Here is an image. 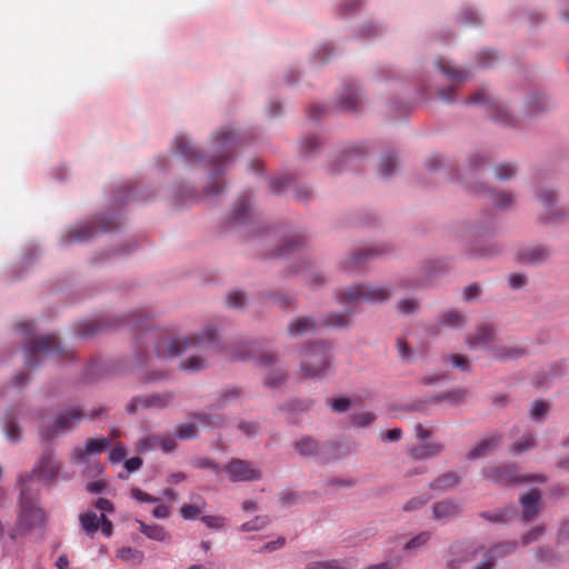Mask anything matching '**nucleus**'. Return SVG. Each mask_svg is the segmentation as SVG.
<instances>
[{
    "label": "nucleus",
    "mask_w": 569,
    "mask_h": 569,
    "mask_svg": "<svg viewBox=\"0 0 569 569\" xmlns=\"http://www.w3.org/2000/svg\"><path fill=\"white\" fill-rule=\"evenodd\" d=\"M213 154L210 159V163L213 168L212 184L207 188L206 193L214 197L222 191V187L219 186L217 178L223 172L224 167L229 163L231 156L236 147V134L229 129H222L217 132L213 139Z\"/></svg>",
    "instance_id": "1"
},
{
    "label": "nucleus",
    "mask_w": 569,
    "mask_h": 569,
    "mask_svg": "<svg viewBox=\"0 0 569 569\" xmlns=\"http://www.w3.org/2000/svg\"><path fill=\"white\" fill-rule=\"evenodd\" d=\"M330 346L320 342L309 346L302 353L300 370L307 378H319L330 368Z\"/></svg>",
    "instance_id": "2"
},
{
    "label": "nucleus",
    "mask_w": 569,
    "mask_h": 569,
    "mask_svg": "<svg viewBox=\"0 0 569 569\" xmlns=\"http://www.w3.org/2000/svg\"><path fill=\"white\" fill-rule=\"evenodd\" d=\"M217 333L213 328H207L202 335L183 339H161L156 345V353L160 358L176 357L190 346L207 347L216 342Z\"/></svg>",
    "instance_id": "3"
},
{
    "label": "nucleus",
    "mask_w": 569,
    "mask_h": 569,
    "mask_svg": "<svg viewBox=\"0 0 569 569\" xmlns=\"http://www.w3.org/2000/svg\"><path fill=\"white\" fill-rule=\"evenodd\" d=\"M87 415L79 407H69L58 412L52 422L42 425V436L47 440H52L61 433L70 431L74 425L84 419Z\"/></svg>",
    "instance_id": "4"
},
{
    "label": "nucleus",
    "mask_w": 569,
    "mask_h": 569,
    "mask_svg": "<svg viewBox=\"0 0 569 569\" xmlns=\"http://www.w3.org/2000/svg\"><path fill=\"white\" fill-rule=\"evenodd\" d=\"M391 292L386 287H376L369 284H357L345 289L339 293L338 299L341 302H381L389 299Z\"/></svg>",
    "instance_id": "5"
},
{
    "label": "nucleus",
    "mask_w": 569,
    "mask_h": 569,
    "mask_svg": "<svg viewBox=\"0 0 569 569\" xmlns=\"http://www.w3.org/2000/svg\"><path fill=\"white\" fill-rule=\"evenodd\" d=\"M21 499H20V515L19 526L24 529L41 526L46 520L44 511L38 508L34 499L26 487L24 481H21Z\"/></svg>",
    "instance_id": "6"
},
{
    "label": "nucleus",
    "mask_w": 569,
    "mask_h": 569,
    "mask_svg": "<svg viewBox=\"0 0 569 569\" xmlns=\"http://www.w3.org/2000/svg\"><path fill=\"white\" fill-rule=\"evenodd\" d=\"M536 198L540 206L539 216L541 220L556 222L566 217V211L557 206V194L552 189L548 187L540 188L536 193Z\"/></svg>",
    "instance_id": "7"
},
{
    "label": "nucleus",
    "mask_w": 569,
    "mask_h": 569,
    "mask_svg": "<svg viewBox=\"0 0 569 569\" xmlns=\"http://www.w3.org/2000/svg\"><path fill=\"white\" fill-rule=\"evenodd\" d=\"M226 472L231 482L257 481L261 479V471L248 460L238 458L231 459L221 468Z\"/></svg>",
    "instance_id": "8"
},
{
    "label": "nucleus",
    "mask_w": 569,
    "mask_h": 569,
    "mask_svg": "<svg viewBox=\"0 0 569 569\" xmlns=\"http://www.w3.org/2000/svg\"><path fill=\"white\" fill-rule=\"evenodd\" d=\"M61 351L59 339L56 335H47L40 337L39 339H32L24 347V353L27 357V366L29 368H33L36 363L32 361V358L39 353H49Z\"/></svg>",
    "instance_id": "9"
},
{
    "label": "nucleus",
    "mask_w": 569,
    "mask_h": 569,
    "mask_svg": "<svg viewBox=\"0 0 569 569\" xmlns=\"http://www.w3.org/2000/svg\"><path fill=\"white\" fill-rule=\"evenodd\" d=\"M110 446L108 438L93 439L90 438L86 441L83 447H74L70 452V459L76 465L88 462L90 456L100 455L106 448Z\"/></svg>",
    "instance_id": "10"
},
{
    "label": "nucleus",
    "mask_w": 569,
    "mask_h": 569,
    "mask_svg": "<svg viewBox=\"0 0 569 569\" xmlns=\"http://www.w3.org/2000/svg\"><path fill=\"white\" fill-rule=\"evenodd\" d=\"M61 465L54 459L51 451L43 453L38 466L33 469V473L28 476L26 479L21 478V481H24L26 487H28V482L32 480L36 475L40 479L52 482L60 471Z\"/></svg>",
    "instance_id": "11"
},
{
    "label": "nucleus",
    "mask_w": 569,
    "mask_h": 569,
    "mask_svg": "<svg viewBox=\"0 0 569 569\" xmlns=\"http://www.w3.org/2000/svg\"><path fill=\"white\" fill-rule=\"evenodd\" d=\"M173 400V395L170 392L154 393L143 397L133 398L127 407V411L136 413L140 408H156L162 409L168 407Z\"/></svg>",
    "instance_id": "12"
},
{
    "label": "nucleus",
    "mask_w": 569,
    "mask_h": 569,
    "mask_svg": "<svg viewBox=\"0 0 569 569\" xmlns=\"http://www.w3.org/2000/svg\"><path fill=\"white\" fill-rule=\"evenodd\" d=\"M483 475L487 479L505 486L516 485L526 480L518 476L517 468L513 465L489 467L483 471Z\"/></svg>",
    "instance_id": "13"
},
{
    "label": "nucleus",
    "mask_w": 569,
    "mask_h": 569,
    "mask_svg": "<svg viewBox=\"0 0 569 569\" xmlns=\"http://www.w3.org/2000/svg\"><path fill=\"white\" fill-rule=\"evenodd\" d=\"M470 103H486L488 109L492 112L493 120L501 124H510L512 122L511 116L508 110L498 101L489 97L485 90L476 92Z\"/></svg>",
    "instance_id": "14"
},
{
    "label": "nucleus",
    "mask_w": 569,
    "mask_h": 569,
    "mask_svg": "<svg viewBox=\"0 0 569 569\" xmlns=\"http://www.w3.org/2000/svg\"><path fill=\"white\" fill-rule=\"evenodd\" d=\"M495 329L491 325L482 323L477 327L476 331L467 338L469 348H492L490 345L495 340Z\"/></svg>",
    "instance_id": "15"
},
{
    "label": "nucleus",
    "mask_w": 569,
    "mask_h": 569,
    "mask_svg": "<svg viewBox=\"0 0 569 569\" xmlns=\"http://www.w3.org/2000/svg\"><path fill=\"white\" fill-rule=\"evenodd\" d=\"M540 502L541 499L538 490H531L520 498L522 518L525 521H530L538 515Z\"/></svg>",
    "instance_id": "16"
},
{
    "label": "nucleus",
    "mask_w": 569,
    "mask_h": 569,
    "mask_svg": "<svg viewBox=\"0 0 569 569\" xmlns=\"http://www.w3.org/2000/svg\"><path fill=\"white\" fill-rule=\"evenodd\" d=\"M501 437L499 435H490L482 439L472 450L467 453L469 460L478 459L488 455L493 448L498 446Z\"/></svg>",
    "instance_id": "17"
},
{
    "label": "nucleus",
    "mask_w": 569,
    "mask_h": 569,
    "mask_svg": "<svg viewBox=\"0 0 569 569\" xmlns=\"http://www.w3.org/2000/svg\"><path fill=\"white\" fill-rule=\"evenodd\" d=\"M460 512V506L451 500L437 502L432 507L435 519L446 520L457 516Z\"/></svg>",
    "instance_id": "18"
},
{
    "label": "nucleus",
    "mask_w": 569,
    "mask_h": 569,
    "mask_svg": "<svg viewBox=\"0 0 569 569\" xmlns=\"http://www.w3.org/2000/svg\"><path fill=\"white\" fill-rule=\"evenodd\" d=\"M436 64L437 68L455 83H461L468 79V73L466 71L457 69L445 58H439Z\"/></svg>",
    "instance_id": "19"
},
{
    "label": "nucleus",
    "mask_w": 569,
    "mask_h": 569,
    "mask_svg": "<svg viewBox=\"0 0 569 569\" xmlns=\"http://www.w3.org/2000/svg\"><path fill=\"white\" fill-rule=\"evenodd\" d=\"M490 352L495 359L505 361L522 357L526 353V350L518 346H502L492 347Z\"/></svg>",
    "instance_id": "20"
},
{
    "label": "nucleus",
    "mask_w": 569,
    "mask_h": 569,
    "mask_svg": "<svg viewBox=\"0 0 569 569\" xmlns=\"http://www.w3.org/2000/svg\"><path fill=\"white\" fill-rule=\"evenodd\" d=\"M93 233L94 229L91 223L78 224L69 230L66 236V242H84L91 239Z\"/></svg>",
    "instance_id": "21"
},
{
    "label": "nucleus",
    "mask_w": 569,
    "mask_h": 569,
    "mask_svg": "<svg viewBox=\"0 0 569 569\" xmlns=\"http://www.w3.org/2000/svg\"><path fill=\"white\" fill-rule=\"evenodd\" d=\"M549 252L540 246L528 247L518 253V259L527 263H538L547 259Z\"/></svg>",
    "instance_id": "22"
},
{
    "label": "nucleus",
    "mask_w": 569,
    "mask_h": 569,
    "mask_svg": "<svg viewBox=\"0 0 569 569\" xmlns=\"http://www.w3.org/2000/svg\"><path fill=\"white\" fill-rule=\"evenodd\" d=\"M340 108L348 111H357L360 108V97L353 86L346 87L339 99Z\"/></svg>",
    "instance_id": "23"
},
{
    "label": "nucleus",
    "mask_w": 569,
    "mask_h": 569,
    "mask_svg": "<svg viewBox=\"0 0 569 569\" xmlns=\"http://www.w3.org/2000/svg\"><path fill=\"white\" fill-rule=\"evenodd\" d=\"M317 323L312 318H297L288 325V333L290 336H300L316 328Z\"/></svg>",
    "instance_id": "24"
},
{
    "label": "nucleus",
    "mask_w": 569,
    "mask_h": 569,
    "mask_svg": "<svg viewBox=\"0 0 569 569\" xmlns=\"http://www.w3.org/2000/svg\"><path fill=\"white\" fill-rule=\"evenodd\" d=\"M443 449V446L440 443L437 445H421L418 447H415L410 451V456L415 460H423V459H430L433 457H437L441 453Z\"/></svg>",
    "instance_id": "25"
},
{
    "label": "nucleus",
    "mask_w": 569,
    "mask_h": 569,
    "mask_svg": "<svg viewBox=\"0 0 569 569\" xmlns=\"http://www.w3.org/2000/svg\"><path fill=\"white\" fill-rule=\"evenodd\" d=\"M352 567V560L347 558L326 561H312L307 565V569H350Z\"/></svg>",
    "instance_id": "26"
},
{
    "label": "nucleus",
    "mask_w": 569,
    "mask_h": 569,
    "mask_svg": "<svg viewBox=\"0 0 569 569\" xmlns=\"http://www.w3.org/2000/svg\"><path fill=\"white\" fill-rule=\"evenodd\" d=\"M176 151L183 156L187 160L193 161L199 159L198 150L184 136H178L174 140Z\"/></svg>",
    "instance_id": "27"
},
{
    "label": "nucleus",
    "mask_w": 569,
    "mask_h": 569,
    "mask_svg": "<svg viewBox=\"0 0 569 569\" xmlns=\"http://www.w3.org/2000/svg\"><path fill=\"white\" fill-rule=\"evenodd\" d=\"M140 531L146 535L149 539L157 541H164L169 539V533L162 526L159 525H146L143 521L138 520Z\"/></svg>",
    "instance_id": "28"
},
{
    "label": "nucleus",
    "mask_w": 569,
    "mask_h": 569,
    "mask_svg": "<svg viewBox=\"0 0 569 569\" xmlns=\"http://www.w3.org/2000/svg\"><path fill=\"white\" fill-rule=\"evenodd\" d=\"M460 478L455 472H446L430 483L431 489L447 491L455 488Z\"/></svg>",
    "instance_id": "29"
},
{
    "label": "nucleus",
    "mask_w": 569,
    "mask_h": 569,
    "mask_svg": "<svg viewBox=\"0 0 569 569\" xmlns=\"http://www.w3.org/2000/svg\"><path fill=\"white\" fill-rule=\"evenodd\" d=\"M82 529L86 533L92 537L100 528V517L93 511H87L79 517Z\"/></svg>",
    "instance_id": "30"
},
{
    "label": "nucleus",
    "mask_w": 569,
    "mask_h": 569,
    "mask_svg": "<svg viewBox=\"0 0 569 569\" xmlns=\"http://www.w3.org/2000/svg\"><path fill=\"white\" fill-rule=\"evenodd\" d=\"M293 448L301 456H312L318 451V441L310 437H302L293 442Z\"/></svg>",
    "instance_id": "31"
},
{
    "label": "nucleus",
    "mask_w": 569,
    "mask_h": 569,
    "mask_svg": "<svg viewBox=\"0 0 569 569\" xmlns=\"http://www.w3.org/2000/svg\"><path fill=\"white\" fill-rule=\"evenodd\" d=\"M466 323V318L458 311L450 310L442 315L439 325L447 328H460Z\"/></svg>",
    "instance_id": "32"
},
{
    "label": "nucleus",
    "mask_w": 569,
    "mask_h": 569,
    "mask_svg": "<svg viewBox=\"0 0 569 569\" xmlns=\"http://www.w3.org/2000/svg\"><path fill=\"white\" fill-rule=\"evenodd\" d=\"M150 447H159L163 452L169 453L174 450L176 441L170 436L164 437H151L146 440Z\"/></svg>",
    "instance_id": "33"
},
{
    "label": "nucleus",
    "mask_w": 569,
    "mask_h": 569,
    "mask_svg": "<svg viewBox=\"0 0 569 569\" xmlns=\"http://www.w3.org/2000/svg\"><path fill=\"white\" fill-rule=\"evenodd\" d=\"M118 557L123 561H128V562H132V563H141L144 558L142 551L130 548V547H123V548L119 549Z\"/></svg>",
    "instance_id": "34"
},
{
    "label": "nucleus",
    "mask_w": 569,
    "mask_h": 569,
    "mask_svg": "<svg viewBox=\"0 0 569 569\" xmlns=\"http://www.w3.org/2000/svg\"><path fill=\"white\" fill-rule=\"evenodd\" d=\"M396 168H397L396 157L392 154H387V156L382 157L379 168H378V172L381 177L388 178L393 173Z\"/></svg>",
    "instance_id": "35"
},
{
    "label": "nucleus",
    "mask_w": 569,
    "mask_h": 569,
    "mask_svg": "<svg viewBox=\"0 0 569 569\" xmlns=\"http://www.w3.org/2000/svg\"><path fill=\"white\" fill-rule=\"evenodd\" d=\"M517 549V542L515 541H508V542H500L490 548L488 551L492 552V555L496 556V560L499 558H503L508 555H511Z\"/></svg>",
    "instance_id": "36"
},
{
    "label": "nucleus",
    "mask_w": 569,
    "mask_h": 569,
    "mask_svg": "<svg viewBox=\"0 0 569 569\" xmlns=\"http://www.w3.org/2000/svg\"><path fill=\"white\" fill-rule=\"evenodd\" d=\"M269 523V518L267 516H257L254 519L247 521L241 525V531H259L263 529Z\"/></svg>",
    "instance_id": "37"
},
{
    "label": "nucleus",
    "mask_w": 569,
    "mask_h": 569,
    "mask_svg": "<svg viewBox=\"0 0 569 569\" xmlns=\"http://www.w3.org/2000/svg\"><path fill=\"white\" fill-rule=\"evenodd\" d=\"M517 172V168L515 164L509 162H503L495 168V174L499 180H508L512 178Z\"/></svg>",
    "instance_id": "38"
},
{
    "label": "nucleus",
    "mask_w": 569,
    "mask_h": 569,
    "mask_svg": "<svg viewBox=\"0 0 569 569\" xmlns=\"http://www.w3.org/2000/svg\"><path fill=\"white\" fill-rule=\"evenodd\" d=\"M493 204L500 209H507L515 202V197L508 191H500L492 194Z\"/></svg>",
    "instance_id": "39"
},
{
    "label": "nucleus",
    "mask_w": 569,
    "mask_h": 569,
    "mask_svg": "<svg viewBox=\"0 0 569 569\" xmlns=\"http://www.w3.org/2000/svg\"><path fill=\"white\" fill-rule=\"evenodd\" d=\"M206 367V360L198 357V356H191L188 359H186L183 362L180 363V369L187 370L190 372H196Z\"/></svg>",
    "instance_id": "40"
},
{
    "label": "nucleus",
    "mask_w": 569,
    "mask_h": 569,
    "mask_svg": "<svg viewBox=\"0 0 569 569\" xmlns=\"http://www.w3.org/2000/svg\"><path fill=\"white\" fill-rule=\"evenodd\" d=\"M467 397V390L458 389L450 392L441 393L437 397V401H448L452 405L463 401Z\"/></svg>",
    "instance_id": "41"
},
{
    "label": "nucleus",
    "mask_w": 569,
    "mask_h": 569,
    "mask_svg": "<svg viewBox=\"0 0 569 569\" xmlns=\"http://www.w3.org/2000/svg\"><path fill=\"white\" fill-rule=\"evenodd\" d=\"M193 418L199 420L202 425L220 428L223 423V418L220 415L194 413Z\"/></svg>",
    "instance_id": "42"
},
{
    "label": "nucleus",
    "mask_w": 569,
    "mask_h": 569,
    "mask_svg": "<svg viewBox=\"0 0 569 569\" xmlns=\"http://www.w3.org/2000/svg\"><path fill=\"white\" fill-rule=\"evenodd\" d=\"M200 519L206 527L213 530H223L227 525V519L222 516H202Z\"/></svg>",
    "instance_id": "43"
},
{
    "label": "nucleus",
    "mask_w": 569,
    "mask_h": 569,
    "mask_svg": "<svg viewBox=\"0 0 569 569\" xmlns=\"http://www.w3.org/2000/svg\"><path fill=\"white\" fill-rule=\"evenodd\" d=\"M535 447V440L531 433L525 435L521 439H519L512 447L511 451L513 453H522Z\"/></svg>",
    "instance_id": "44"
},
{
    "label": "nucleus",
    "mask_w": 569,
    "mask_h": 569,
    "mask_svg": "<svg viewBox=\"0 0 569 569\" xmlns=\"http://www.w3.org/2000/svg\"><path fill=\"white\" fill-rule=\"evenodd\" d=\"M326 326H332L337 328L347 327L350 322L347 313H331L325 319Z\"/></svg>",
    "instance_id": "45"
},
{
    "label": "nucleus",
    "mask_w": 569,
    "mask_h": 569,
    "mask_svg": "<svg viewBox=\"0 0 569 569\" xmlns=\"http://www.w3.org/2000/svg\"><path fill=\"white\" fill-rule=\"evenodd\" d=\"M176 436L181 440L192 439L197 436V427L194 423L179 425L176 428Z\"/></svg>",
    "instance_id": "46"
},
{
    "label": "nucleus",
    "mask_w": 569,
    "mask_h": 569,
    "mask_svg": "<svg viewBox=\"0 0 569 569\" xmlns=\"http://www.w3.org/2000/svg\"><path fill=\"white\" fill-rule=\"evenodd\" d=\"M375 415L370 411L357 412L351 416V421L357 427H367L375 420Z\"/></svg>",
    "instance_id": "47"
},
{
    "label": "nucleus",
    "mask_w": 569,
    "mask_h": 569,
    "mask_svg": "<svg viewBox=\"0 0 569 569\" xmlns=\"http://www.w3.org/2000/svg\"><path fill=\"white\" fill-rule=\"evenodd\" d=\"M249 211V202L248 199L244 197H241L239 201L237 202L234 210L232 212V219L233 221H241L247 217V213Z\"/></svg>",
    "instance_id": "48"
},
{
    "label": "nucleus",
    "mask_w": 569,
    "mask_h": 569,
    "mask_svg": "<svg viewBox=\"0 0 569 569\" xmlns=\"http://www.w3.org/2000/svg\"><path fill=\"white\" fill-rule=\"evenodd\" d=\"M99 323L96 320L83 321L78 326V335L89 337L99 331Z\"/></svg>",
    "instance_id": "49"
},
{
    "label": "nucleus",
    "mask_w": 569,
    "mask_h": 569,
    "mask_svg": "<svg viewBox=\"0 0 569 569\" xmlns=\"http://www.w3.org/2000/svg\"><path fill=\"white\" fill-rule=\"evenodd\" d=\"M246 302V296L241 291H231L227 296V303L233 308H242Z\"/></svg>",
    "instance_id": "50"
},
{
    "label": "nucleus",
    "mask_w": 569,
    "mask_h": 569,
    "mask_svg": "<svg viewBox=\"0 0 569 569\" xmlns=\"http://www.w3.org/2000/svg\"><path fill=\"white\" fill-rule=\"evenodd\" d=\"M201 512V508L197 505H183L180 508V515L186 520L196 519Z\"/></svg>",
    "instance_id": "51"
},
{
    "label": "nucleus",
    "mask_w": 569,
    "mask_h": 569,
    "mask_svg": "<svg viewBox=\"0 0 569 569\" xmlns=\"http://www.w3.org/2000/svg\"><path fill=\"white\" fill-rule=\"evenodd\" d=\"M430 539V532L423 531L411 538L406 543V549H413L426 545Z\"/></svg>",
    "instance_id": "52"
},
{
    "label": "nucleus",
    "mask_w": 569,
    "mask_h": 569,
    "mask_svg": "<svg viewBox=\"0 0 569 569\" xmlns=\"http://www.w3.org/2000/svg\"><path fill=\"white\" fill-rule=\"evenodd\" d=\"M548 411V405L543 401H535L530 411V416L533 420L542 419Z\"/></svg>",
    "instance_id": "53"
},
{
    "label": "nucleus",
    "mask_w": 569,
    "mask_h": 569,
    "mask_svg": "<svg viewBox=\"0 0 569 569\" xmlns=\"http://www.w3.org/2000/svg\"><path fill=\"white\" fill-rule=\"evenodd\" d=\"M286 378H287L286 372H276V373L270 372L266 377L264 383L268 387L276 388V387H279L280 385H282L284 382Z\"/></svg>",
    "instance_id": "54"
},
{
    "label": "nucleus",
    "mask_w": 569,
    "mask_h": 569,
    "mask_svg": "<svg viewBox=\"0 0 569 569\" xmlns=\"http://www.w3.org/2000/svg\"><path fill=\"white\" fill-rule=\"evenodd\" d=\"M452 366L459 368L462 371H468L470 369V363L467 357L462 355H450L447 357Z\"/></svg>",
    "instance_id": "55"
},
{
    "label": "nucleus",
    "mask_w": 569,
    "mask_h": 569,
    "mask_svg": "<svg viewBox=\"0 0 569 569\" xmlns=\"http://www.w3.org/2000/svg\"><path fill=\"white\" fill-rule=\"evenodd\" d=\"M512 515V511L510 510H503L500 512H483L481 513V517L488 519L492 522H502L507 521V519Z\"/></svg>",
    "instance_id": "56"
},
{
    "label": "nucleus",
    "mask_w": 569,
    "mask_h": 569,
    "mask_svg": "<svg viewBox=\"0 0 569 569\" xmlns=\"http://www.w3.org/2000/svg\"><path fill=\"white\" fill-rule=\"evenodd\" d=\"M241 396V391L239 389H231L224 393H222L218 399V407H223L227 403L239 399Z\"/></svg>",
    "instance_id": "57"
},
{
    "label": "nucleus",
    "mask_w": 569,
    "mask_h": 569,
    "mask_svg": "<svg viewBox=\"0 0 569 569\" xmlns=\"http://www.w3.org/2000/svg\"><path fill=\"white\" fill-rule=\"evenodd\" d=\"M6 435L11 441H17L21 436V428L13 421H8L4 427Z\"/></svg>",
    "instance_id": "58"
},
{
    "label": "nucleus",
    "mask_w": 569,
    "mask_h": 569,
    "mask_svg": "<svg viewBox=\"0 0 569 569\" xmlns=\"http://www.w3.org/2000/svg\"><path fill=\"white\" fill-rule=\"evenodd\" d=\"M131 497L134 498L138 501H141V502H157V501H159L158 498H156V497H153V496L142 491L139 488H132L131 489Z\"/></svg>",
    "instance_id": "59"
},
{
    "label": "nucleus",
    "mask_w": 569,
    "mask_h": 569,
    "mask_svg": "<svg viewBox=\"0 0 569 569\" xmlns=\"http://www.w3.org/2000/svg\"><path fill=\"white\" fill-rule=\"evenodd\" d=\"M127 455V451H126V448L122 446V445H117L116 447H113L109 453V460L111 462H120L123 460V458L126 457Z\"/></svg>",
    "instance_id": "60"
},
{
    "label": "nucleus",
    "mask_w": 569,
    "mask_h": 569,
    "mask_svg": "<svg viewBox=\"0 0 569 569\" xmlns=\"http://www.w3.org/2000/svg\"><path fill=\"white\" fill-rule=\"evenodd\" d=\"M372 254H375V252L372 250H367L363 252L361 251V252L356 253L352 258H350V260L348 262L349 263L348 268L349 269L360 268L361 261Z\"/></svg>",
    "instance_id": "61"
},
{
    "label": "nucleus",
    "mask_w": 569,
    "mask_h": 569,
    "mask_svg": "<svg viewBox=\"0 0 569 569\" xmlns=\"http://www.w3.org/2000/svg\"><path fill=\"white\" fill-rule=\"evenodd\" d=\"M397 348L400 357L403 360L409 361L411 359L412 351L405 339L400 338L397 340Z\"/></svg>",
    "instance_id": "62"
},
{
    "label": "nucleus",
    "mask_w": 569,
    "mask_h": 569,
    "mask_svg": "<svg viewBox=\"0 0 569 569\" xmlns=\"http://www.w3.org/2000/svg\"><path fill=\"white\" fill-rule=\"evenodd\" d=\"M398 309L401 313H411L418 309V302L413 299H406L399 302Z\"/></svg>",
    "instance_id": "63"
},
{
    "label": "nucleus",
    "mask_w": 569,
    "mask_h": 569,
    "mask_svg": "<svg viewBox=\"0 0 569 569\" xmlns=\"http://www.w3.org/2000/svg\"><path fill=\"white\" fill-rule=\"evenodd\" d=\"M496 563V556L487 551L482 562L475 566L473 569H493Z\"/></svg>",
    "instance_id": "64"
}]
</instances>
